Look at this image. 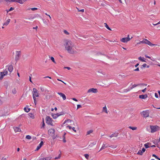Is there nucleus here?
I'll return each mask as SVG.
<instances>
[{"mask_svg": "<svg viewBox=\"0 0 160 160\" xmlns=\"http://www.w3.org/2000/svg\"><path fill=\"white\" fill-rule=\"evenodd\" d=\"M65 45V49L68 53L71 54L74 53L75 50L73 48L74 45L71 41H67Z\"/></svg>", "mask_w": 160, "mask_h": 160, "instance_id": "nucleus-1", "label": "nucleus"}, {"mask_svg": "<svg viewBox=\"0 0 160 160\" xmlns=\"http://www.w3.org/2000/svg\"><path fill=\"white\" fill-rule=\"evenodd\" d=\"M46 123L48 124L51 126H53L52 122L53 121L52 118L50 116H47L46 118Z\"/></svg>", "mask_w": 160, "mask_h": 160, "instance_id": "nucleus-2", "label": "nucleus"}, {"mask_svg": "<svg viewBox=\"0 0 160 160\" xmlns=\"http://www.w3.org/2000/svg\"><path fill=\"white\" fill-rule=\"evenodd\" d=\"M150 128L151 129V132L153 133L158 130L159 127L158 126L151 125L150 126Z\"/></svg>", "mask_w": 160, "mask_h": 160, "instance_id": "nucleus-3", "label": "nucleus"}, {"mask_svg": "<svg viewBox=\"0 0 160 160\" xmlns=\"http://www.w3.org/2000/svg\"><path fill=\"white\" fill-rule=\"evenodd\" d=\"M8 72L7 69H5L3 72H0V80H2L4 76L8 74Z\"/></svg>", "mask_w": 160, "mask_h": 160, "instance_id": "nucleus-4", "label": "nucleus"}, {"mask_svg": "<svg viewBox=\"0 0 160 160\" xmlns=\"http://www.w3.org/2000/svg\"><path fill=\"white\" fill-rule=\"evenodd\" d=\"M132 37L131 38H129V35H128V37L125 38H122L121 40V41L123 42L126 43L128 41H129L132 38Z\"/></svg>", "mask_w": 160, "mask_h": 160, "instance_id": "nucleus-5", "label": "nucleus"}, {"mask_svg": "<svg viewBox=\"0 0 160 160\" xmlns=\"http://www.w3.org/2000/svg\"><path fill=\"white\" fill-rule=\"evenodd\" d=\"M33 95L36 97H38L39 94L38 92V90L35 88H33Z\"/></svg>", "mask_w": 160, "mask_h": 160, "instance_id": "nucleus-6", "label": "nucleus"}, {"mask_svg": "<svg viewBox=\"0 0 160 160\" xmlns=\"http://www.w3.org/2000/svg\"><path fill=\"white\" fill-rule=\"evenodd\" d=\"M55 130L54 129H50L48 130V133L51 136L55 134Z\"/></svg>", "mask_w": 160, "mask_h": 160, "instance_id": "nucleus-7", "label": "nucleus"}, {"mask_svg": "<svg viewBox=\"0 0 160 160\" xmlns=\"http://www.w3.org/2000/svg\"><path fill=\"white\" fill-rule=\"evenodd\" d=\"M21 52L20 51H17L15 57V60L16 61L18 60L20 55Z\"/></svg>", "mask_w": 160, "mask_h": 160, "instance_id": "nucleus-8", "label": "nucleus"}, {"mask_svg": "<svg viewBox=\"0 0 160 160\" xmlns=\"http://www.w3.org/2000/svg\"><path fill=\"white\" fill-rule=\"evenodd\" d=\"M98 92V90L96 88H91L88 90V92L89 93L90 92H92L93 93H97Z\"/></svg>", "mask_w": 160, "mask_h": 160, "instance_id": "nucleus-9", "label": "nucleus"}, {"mask_svg": "<svg viewBox=\"0 0 160 160\" xmlns=\"http://www.w3.org/2000/svg\"><path fill=\"white\" fill-rule=\"evenodd\" d=\"M142 113L144 118H147L149 116V112L147 111H143Z\"/></svg>", "mask_w": 160, "mask_h": 160, "instance_id": "nucleus-10", "label": "nucleus"}, {"mask_svg": "<svg viewBox=\"0 0 160 160\" xmlns=\"http://www.w3.org/2000/svg\"><path fill=\"white\" fill-rule=\"evenodd\" d=\"M7 68L6 69H8L9 72L11 73L13 70V67L12 65H10L9 66H7Z\"/></svg>", "mask_w": 160, "mask_h": 160, "instance_id": "nucleus-11", "label": "nucleus"}, {"mask_svg": "<svg viewBox=\"0 0 160 160\" xmlns=\"http://www.w3.org/2000/svg\"><path fill=\"white\" fill-rule=\"evenodd\" d=\"M108 147H109V145L108 144L106 143L104 144L103 143L102 144V145L101 148L99 150V151L102 150L106 148H108Z\"/></svg>", "mask_w": 160, "mask_h": 160, "instance_id": "nucleus-12", "label": "nucleus"}, {"mask_svg": "<svg viewBox=\"0 0 160 160\" xmlns=\"http://www.w3.org/2000/svg\"><path fill=\"white\" fill-rule=\"evenodd\" d=\"M139 85V84H134V85H133L132 86V87H128V89H126V90H127V91H129L131 89H132V88H134V87H136L138 86Z\"/></svg>", "mask_w": 160, "mask_h": 160, "instance_id": "nucleus-13", "label": "nucleus"}, {"mask_svg": "<svg viewBox=\"0 0 160 160\" xmlns=\"http://www.w3.org/2000/svg\"><path fill=\"white\" fill-rule=\"evenodd\" d=\"M58 94L60 95L61 97H62L63 100H65L66 99V97L64 94L62 92H58Z\"/></svg>", "mask_w": 160, "mask_h": 160, "instance_id": "nucleus-14", "label": "nucleus"}, {"mask_svg": "<svg viewBox=\"0 0 160 160\" xmlns=\"http://www.w3.org/2000/svg\"><path fill=\"white\" fill-rule=\"evenodd\" d=\"M148 97V95L147 94L145 95H140L139 96V98H140L142 99H145Z\"/></svg>", "mask_w": 160, "mask_h": 160, "instance_id": "nucleus-15", "label": "nucleus"}, {"mask_svg": "<svg viewBox=\"0 0 160 160\" xmlns=\"http://www.w3.org/2000/svg\"><path fill=\"white\" fill-rule=\"evenodd\" d=\"M118 134H119L118 133L115 132V133L112 134L109 137L111 138H112L113 137H118Z\"/></svg>", "mask_w": 160, "mask_h": 160, "instance_id": "nucleus-16", "label": "nucleus"}, {"mask_svg": "<svg viewBox=\"0 0 160 160\" xmlns=\"http://www.w3.org/2000/svg\"><path fill=\"white\" fill-rule=\"evenodd\" d=\"M13 128L15 132H21V130L20 128L18 127H13Z\"/></svg>", "mask_w": 160, "mask_h": 160, "instance_id": "nucleus-17", "label": "nucleus"}, {"mask_svg": "<svg viewBox=\"0 0 160 160\" xmlns=\"http://www.w3.org/2000/svg\"><path fill=\"white\" fill-rule=\"evenodd\" d=\"M43 144V141H41L40 143L39 144L38 146L37 147L36 150H38L41 147Z\"/></svg>", "mask_w": 160, "mask_h": 160, "instance_id": "nucleus-18", "label": "nucleus"}, {"mask_svg": "<svg viewBox=\"0 0 160 160\" xmlns=\"http://www.w3.org/2000/svg\"><path fill=\"white\" fill-rule=\"evenodd\" d=\"M142 42H143V43H145L148 45H149V43L150 41L148 40L147 39H144L143 40Z\"/></svg>", "mask_w": 160, "mask_h": 160, "instance_id": "nucleus-19", "label": "nucleus"}, {"mask_svg": "<svg viewBox=\"0 0 160 160\" xmlns=\"http://www.w3.org/2000/svg\"><path fill=\"white\" fill-rule=\"evenodd\" d=\"M52 157H47L45 158H41L42 160H50L51 159Z\"/></svg>", "mask_w": 160, "mask_h": 160, "instance_id": "nucleus-20", "label": "nucleus"}, {"mask_svg": "<svg viewBox=\"0 0 160 160\" xmlns=\"http://www.w3.org/2000/svg\"><path fill=\"white\" fill-rule=\"evenodd\" d=\"M138 59H139V60L142 62H146L145 60L144 59V58L143 57L142 58L141 57H140L138 58Z\"/></svg>", "mask_w": 160, "mask_h": 160, "instance_id": "nucleus-21", "label": "nucleus"}, {"mask_svg": "<svg viewBox=\"0 0 160 160\" xmlns=\"http://www.w3.org/2000/svg\"><path fill=\"white\" fill-rule=\"evenodd\" d=\"M28 115L30 117L32 118H34V116L32 113H28Z\"/></svg>", "mask_w": 160, "mask_h": 160, "instance_id": "nucleus-22", "label": "nucleus"}, {"mask_svg": "<svg viewBox=\"0 0 160 160\" xmlns=\"http://www.w3.org/2000/svg\"><path fill=\"white\" fill-rule=\"evenodd\" d=\"M103 110L104 112L106 113H108L107 110V108H106V106H105V107H103Z\"/></svg>", "mask_w": 160, "mask_h": 160, "instance_id": "nucleus-23", "label": "nucleus"}, {"mask_svg": "<svg viewBox=\"0 0 160 160\" xmlns=\"http://www.w3.org/2000/svg\"><path fill=\"white\" fill-rule=\"evenodd\" d=\"M118 147L117 145H112L111 146H109V147L111 148H117Z\"/></svg>", "mask_w": 160, "mask_h": 160, "instance_id": "nucleus-24", "label": "nucleus"}, {"mask_svg": "<svg viewBox=\"0 0 160 160\" xmlns=\"http://www.w3.org/2000/svg\"><path fill=\"white\" fill-rule=\"evenodd\" d=\"M129 128L131 129H132V130H135L137 129V128L136 127H133L130 126Z\"/></svg>", "mask_w": 160, "mask_h": 160, "instance_id": "nucleus-25", "label": "nucleus"}, {"mask_svg": "<svg viewBox=\"0 0 160 160\" xmlns=\"http://www.w3.org/2000/svg\"><path fill=\"white\" fill-rule=\"evenodd\" d=\"M52 116L54 119H56L57 118V116H56V115L55 114L52 113Z\"/></svg>", "mask_w": 160, "mask_h": 160, "instance_id": "nucleus-26", "label": "nucleus"}, {"mask_svg": "<svg viewBox=\"0 0 160 160\" xmlns=\"http://www.w3.org/2000/svg\"><path fill=\"white\" fill-rule=\"evenodd\" d=\"M10 19H8L7 20V21L6 22V23L3 24V25H8L9 24V22H10Z\"/></svg>", "mask_w": 160, "mask_h": 160, "instance_id": "nucleus-27", "label": "nucleus"}, {"mask_svg": "<svg viewBox=\"0 0 160 160\" xmlns=\"http://www.w3.org/2000/svg\"><path fill=\"white\" fill-rule=\"evenodd\" d=\"M104 24H105V27L106 28L109 30L111 31V29L109 27L108 25L106 23H104Z\"/></svg>", "mask_w": 160, "mask_h": 160, "instance_id": "nucleus-28", "label": "nucleus"}, {"mask_svg": "<svg viewBox=\"0 0 160 160\" xmlns=\"http://www.w3.org/2000/svg\"><path fill=\"white\" fill-rule=\"evenodd\" d=\"M12 92L13 94H15L17 92L16 89L15 88H13L12 90Z\"/></svg>", "mask_w": 160, "mask_h": 160, "instance_id": "nucleus-29", "label": "nucleus"}, {"mask_svg": "<svg viewBox=\"0 0 160 160\" xmlns=\"http://www.w3.org/2000/svg\"><path fill=\"white\" fill-rule=\"evenodd\" d=\"M51 136L52 137V138L53 140H54V139H55L56 138H57V134L55 135V134H54L53 135H52Z\"/></svg>", "mask_w": 160, "mask_h": 160, "instance_id": "nucleus-30", "label": "nucleus"}, {"mask_svg": "<svg viewBox=\"0 0 160 160\" xmlns=\"http://www.w3.org/2000/svg\"><path fill=\"white\" fill-rule=\"evenodd\" d=\"M149 45L151 46H157V44H154L151 43L150 42H149Z\"/></svg>", "mask_w": 160, "mask_h": 160, "instance_id": "nucleus-31", "label": "nucleus"}, {"mask_svg": "<svg viewBox=\"0 0 160 160\" xmlns=\"http://www.w3.org/2000/svg\"><path fill=\"white\" fill-rule=\"evenodd\" d=\"M33 98L34 99V103L35 105H36V103H37V101H36V98L35 97V96H34V95H33Z\"/></svg>", "mask_w": 160, "mask_h": 160, "instance_id": "nucleus-32", "label": "nucleus"}, {"mask_svg": "<svg viewBox=\"0 0 160 160\" xmlns=\"http://www.w3.org/2000/svg\"><path fill=\"white\" fill-rule=\"evenodd\" d=\"M146 66L147 64L146 63H144L141 66V68L142 69L143 68L146 67Z\"/></svg>", "mask_w": 160, "mask_h": 160, "instance_id": "nucleus-33", "label": "nucleus"}, {"mask_svg": "<svg viewBox=\"0 0 160 160\" xmlns=\"http://www.w3.org/2000/svg\"><path fill=\"white\" fill-rule=\"evenodd\" d=\"M14 9V8H13L12 7H11V8H10V9L9 10H7L6 11H7V12L8 13V12L11 11H12Z\"/></svg>", "mask_w": 160, "mask_h": 160, "instance_id": "nucleus-34", "label": "nucleus"}, {"mask_svg": "<svg viewBox=\"0 0 160 160\" xmlns=\"http://www.w3.org/2000/svg\"><path fill=\"white\" fill-rule=\"evenodd\" d=\"M63 138V141L65 143L66 142V141L65 139V137L64 135L62 136Z\"/></svg>", "mask_w": 160, "mask_h": 160, "instance_id": "nucleus-35", "label": "nucleus"}, {"mask_svg": "<svg viewBox=\"0 0 160 160\" xmlns=\"http://www.w3.org/2000/svg\"><path fill=\"white\" fill-rule=\"evenodd\" d=\"M30 9H31V10H32V11H34V10H37L38 8H29L28 10H29Z\"/></svg>", "mask_w": 160, "mask_h": 160, "instance_id": "nucleus-36", "label": "nucleus"}, {"mask_svg": "<svg viewBox=\"0 0 160 160\" xmlns=\"http://www.w3.org/2000/svg\"><path fill=\"white\" fill-rule=\"evenodd\" d=\"M152 156L153 157H155L156 158L160 160V158H159L158 156H157L156 155L154 154H153L152 155Z\"/></svg>", "mask_w": 160, "mask_h": 160, "instance_id": "nucleus-37", "label": "nucleus"}, {"mask_svg": "<svg viewBox=\"0 0 160 160\" xmlns=\"http://www.w3.org/2000/svg\"><path fill=\"white\" fill-rule=\"evenodd\" d=\"M26 138L28 139H30L31 138V137L29 135H28L26 136Z\"/></svg>", "mask_w": 160, "mask_h": 160, "instance_id": "nucleus-38", "label": "nucleus"}, {"mask_svg": "<svg viewBox=\"0 0 160 160\" xmlns=\"http://www.w3.org/2000/svg\"><path fill=\"white\" fill-rule=\"evenodd\" d=\"M143 152L141 150H139L138 151V152L137 153V154L139 155H142Z\"/></svg>", "mask_w": 160, "mask_h": 160, "instance_id": "nucleus-39", "label": "nucleus"}, {"mask_svg": "<svg viewBox=\"0 0 160 160\" xmlns=\"http://www.w3.org/2000/svg\"><path fill=\"white\" fill-rule=\"evenodd\" d=\"M63 32L66 35H69V33L66 30H64Z\"/></svg>", "mask_w": 160, "mask_h": 160, "instance_id": "nucleus-40", "label": "nucleus"}, {"mask_svg": "<svg viewBox=\"0 0 160 160\" xmlns=\"http://www.w3.org/2000/svg\"><path fill=\"white\" fill-rule=\"evenodd\" d=\"M51 59L52 60V61L54 63H56V62L54 60V59L53 57H51Z\"/></svg>", "mask_w": 160, "mask_h": 160, "instance_id": "nucleus-41", "label": "nucleus"}, {"mask_svg": "<svg viewBox=\"0 0 160 160\" xmlns=\"http://www.w3.org/2000/svg\"><path fill=\"white\" fill-rule=\"evenodd\" d=\"M92 132L93 131L92 130L88 131L87 132V134H89L90 133H92Z\"/></svg>", "mask_w": 160, "mask_h": 160, "instance_id": "nucleus-42", "label": "nucleus"}, {"mask_svg": "<svg viewBox=\"0 0 160 160\" xmlns=\"http://www.w3.org/2000/svg\"><path fill=\"white\" fill-rule=\"evenodd\" d=\"M42 128H44V126H45V124L44 122V119L43 118V120H42Z\"/></svg>", "mask_w": 160, "mask_h": 160, "instance_id": "nucleus-43", "label": "nucleus"}, {"mask_svg": "<svg viewBox=\"0 0 160 160\" xmlns=\"http://www.w3.org/2000/svg\"><path fill=\"white\" fill-rule=\"evenodd\" d=\"M96 144V142H93L92 143H91V145H89L88 147H89L90 145H91V146H93V145H95Z\"/></svg>", "mask_w": 160, "mask_h": 160, "instance_id": "nucleus-44", "label": "nucleus"}, {"mask_svg": "<svg viewBox=\"0 0 160 160\" xmlns=\"http://www.w3.org/2000/svg\"><path fill=\"white\" fill-rule=\"evenodd\" d=\"M61 157V154L60 153L58 155V157H56L55 158V159H59Z\"/></svg>", "mask_w": 160, "mask_h": 160, "instance_id": "nucleus-45", "label": "nucleus"}, {"mask_svg": "<svg viewBox=\"0 0 160 160\" xmlns=\"http://www.w3.org/2000/svg\"><path fill=\"white\" fill-rule=\"evenodd\" d=\"M84 156L87 159H88L89 158V155L88 154H85Z\"/></svg>", "mask_w": 160, "mask_h": 160, "instance_id": "nucleus-46", "label": "nucleus"}, {"mask_svg": "<svg viewBox=\"0 0 160 160\" xmlns=\"http://www.w3.org/2000/svg\"><path fill=\"white\" fill-rule=\"evenodd\" d=\"M144 146L146 148H147L149 147L148 143H146L144 144Z\"/></svg>", "mask_w": 160, "mask_h": 160, "instance_id": "nucleus-47", "label": "nucleus"}, {"mask_svg": "<svg viewBox=\"0 0 160 160\" xmlns=\"http://www.w3.org/2000/svg\"><path fill=\"white\" fill-rule=\"evenodd\" d=\"M67 121H69L70 122H71L72 120L70 119H68L67 120H65L63 123V124H64L67 122Z\"/></svg>", "mask_w": 160, "mask_h": 160, "instance_id": "nucleus-48", "label": "nucleus"}, {"mask_svg": "<svg viewBox=\"0 0 160 160\" xmlns=\"http://www.w3.org/2000/svg\"><path fill=\"white\" fill-rule=\"evenodd\" d=\"M78 9V11L79 12H83L84 11V9H81V10H79V9Z\"/></svg>", "mask_w": 160, "mask_h": 160, "instance_id": "nucleus-49", "label": "nucleus"}, {"mask_svg": "<svg viewBox=\"0 0 160 160\" xmlns=\"http://www.w3.org/2000/svg\"><path fill=\"white\" fill-rule=\"evenodd\" d=\"M82 107V106L81 105L78 104L77 105V109L81 108Z\"/></svg>", "mask_w": 160, "mask_h": 160, "instance_id": "nucleus-50", "label": "nucleus"}, {"mask_svg": "<svg viewBox=\"0 0 160 160\" xmlns=\"http://www.w3.org/2000/svg\"><path fill=\"white\" fill-rule=\"evenodd\" d=\"M133 71H139V68H138L136 69H134Z\"/></svg>", "mask_w": 160, "mask_h": 160, "instance_id": "nucleus-51", "label": "nucleus"}, {"mask_svg": "<svg viewBox=\"0 0 160 160\" xmlns=\"http://www.w3.org/2000/svg\"><path fill=\"white\" fill-rule=\"evenodd\" d=\"M40 90L42 92H43L44 91V88L42 87H40Z\"/></svg>", "mask_w": 160, "mask_h": 160, "instance_id": "nucleus-52", "label": "nucleus"}, {"mask_svg": "<svg viewBox=\"0 0 160 160\" xmlns=\"http://www.w3.org/2000/svg\"><path fill=\"white\" fill-rule=\"evenodd\" d=\"M55 114L56 115V116H57V117L61 115V114H60V113H57L56 114Z\"/></svg>", "mask_w": 160, "mask_h": 160, "instance_id": "nucleus-53", "label": "nucleus"}, {"mask_svg": "<svg viewBox=\"0 0 160 160\" xmlns=\"http://www.w3.org/2000/svg\"><path fill=\"white\" fill-rule=\"evenodd\" d=\"M155 96L156 98H158V95L157 93H155Z\"/></svg>", "mask_w": 160, "mask_h": 160, "instance_id": "nucleus-54", "label": "nucleus"}, {"mask_svg": "<svg viewBox=\"0 0 160 160\" xmlns=\"http://www.w3.org/2000/svg\"><path fill=\"white\" fill-rule=\"evenodd\" d=\"M146 89H147V88H145L144 89L142 90V92H146Z\"/></svg>", "mask_w": 160, "mask_h": 160, "instance_id": "nucleus-55", "label": "nucleus"}, {"mask_svg": "<svg viewBox=\"0 0 160 160\" xmlns=\"http://www.w3.org/2000/svg\"><path fill=\"white\" fill-rule=\"evenodd\" d=\"M146 150H145V149L144 148H142V150H141L142 152H145Z\"/></svg>", "mask_w": 160, "mask_h": 160, "instance_id": "nucleus-56", "label": "nucleus"}, {"mask_svg": "<svg viewBox=\"0 0 160 160\" xmlns=\"http://www.w3.org/2000/svg\"><path fill=\"white\" fill-rule=\"evenodd\" d=\"M141 43H143V42L142 41H139V42H137V44H140Z\"/></svg>", "mask_w": 160, "mask_h": 160, "instance_id": "nucleus-57", "label": "nucleus"}, {"mask_svg": "<svg viewBox=\"0 0 160 160\" xmlns=\"http://www.w3.org/2000/svg\"><path fill=\"white\" fill-rule=\"evenodd\" d=\"M64 68H67L68 70H70L71 69V68L69 67H64Z\"/></svg>", "mask_w": 160, "mask_h": 160, "instance_id": "nucleus-58", "label": "nucleus"}, {"mask_svg": "<svg viewBox=\"0 0 160 160\" xmlns=\"http://www.w3.org/2000/svg\"><path fill=\"white\" fill-rule=\"evenodd\" d=\"M31 78H32L31 76H29V81H30L32 83V80H31Z\"/></svg>", "mask_w": 160, "mask_h": 160, "instance_id": "nucleus-59", "label": "nucleus"}, {"mask_svg": "<svg viewBox=\"0 0 160 160\" xmlns=\"http://www.w3.org/2000/svg\"><path fill=\"white\" fill-rule=\"evenodd\" d=\"M145 57L146 58H149V59H151V57L149 56H148L147 55H145Z\"/></svg>", "mask_w": 160, "mask_h": 160, "instance_id": "nucleus-60", "label": "nucleus"}, {"mask_svg": "<svg viewBox=\"0 0 160 160\" xmlns=\"http://www.w3.org/2000/svg\"><path fill=\"white\" fill-rule=\"evenodd\" d=\"M24 110L25 112H28L27 108L26 107L24 108Z\"/></svg>", "mask_w": 160, "mask_h": 160, "instance_id": "nucleus-61", "label": "nucleus"}, {"mask_svg": "<svg viewBox=\"0 0 160 160\" xmlns=\"http://www.w3.org/2000/svg\"><path fill=\"white\" fill-rule=\"evenodd\" d=\"M67 127L68 128L70 129H71L72 128L71 126H69V125H68Z\"/></svg>", "mask_w": 160, "mask_h": 160, "instance_id": "nucleus-62", "label": "nucleus"}, {"mask_svg": "<svg viewBox=\"0 0 160 160\" xmlns=\"http://www.w3.org/2000/svg\"><path fill=\"white\" fill-rule=\"evenodd\" d=\"M72 128V129L73 130V131L75 132H76V130L75 129V128L73 127V128Z\"/></svg>", "mask_w": 160, "mask_h": 160, "instance_id": "nucleus-63", "label": "nucleus"}, {"mask_svg": "<svg viewBox=\"0 0 160 160\" xmlns=\"http://www.w3.org/2000/svg\"><path fill=\"white\" fill-rule=\"evenodd\" d=\"M72 99L75 101H78V100L75 98H72Z\"/></svg>", "mask_w": 160, "mask_h": 160, "instance_id": "nucleus-64", "label": "nucleus"}]
</instances>
